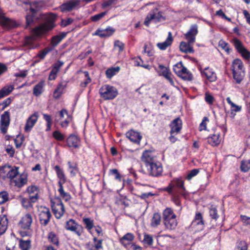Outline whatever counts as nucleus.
<instances>
[{
    "label": "nucleus",
    "instance_id": "nucleus-59",
    "mask_svg": "<svg viewBox=\"0 0 250 250\" xmlns=\"http://www.w3.org/2000/svg\"><path fill=\"white\" fill-rule=\"evenodd\" d=\"M159 67L160 68V71L159 72L160 76H163L165 77L170 72L167 67L162 65H160Z\"/></svg>",
    "mask_w": 250,
    "mask_h": 250
},
{
    "label": "nucleus",
    "instance_id": "nucleus-9",
    "mask_svg": "<svg viewBox=\"0 0 250 250\" xmlns=\"http://www.w3.org/2000/svg\"><path fill=\"white\" fill-rule=\"evenodd\" d=\"M42 208L39 214V220L42 225L46 226L50 221L51 214L48 208L43 207Z\"/></svg>",
    "mask_w": 250,
    "mask_h": 250
},
{
    "label": "nucleus",
    "instance_id": "nucleus-23",
    "mask_svg": "<svg viewBox=\"0 0 250 250\" xmlns=\"http://www.w3.org/2000/svg\"><path fill=\"white\" fill-rule=\"evenodd\" d=\"M27 176L24 174H21L15 179H13L11 182L14 184L15 186L18 188H21L27 183Z\"/></svg>",
    "mask_w": 250,
    "mask_h": 250
},
{
    "label": "nucleus",
    "instance_id": "nucleus-2",
    "mask_svg": "<svg viewBox=\"0 0 250 250\" xmlns=\"http://www.w3.org/2000/svg\"><path fill=\"white\" fill-rule=\"evenodd\" d=\"M56 15L51 16L52 21L48 23H45L36 27L33 31L32 36L27 37L25 40V45L27 46L29 49H33L37 47L35 43V40L36 37H39L44 34L47 31L51 30L55 26L53 21L56 19Z\"/></svg>",
    "mask_w": 250,
    "mask_h": 250
},
{
    "label": "nucleus",
    "instance_id": "nucleus-25",
    "mask_svg": "<svg viewBox=\"0 0 250 250\" xmlns=\"http://www.w3.org/2000/svg\"><path fill=\"white\" fill-rule=\"evenodd\" d=\"M134 239V236L132 233H127L120 240V242L125 247L128 248L132 243Z\"/></svg>",
    "mask_w": 250,
    "mask_h": 250
},
{
    "label": "nucleus",
    "instance_id": "nucleus-7",
    "mask_svg": "<svg viewBox=\"0 0 250 250\" xmlns=\"http://www.w3.org/2000/svg\"><path fill=\"white\" fill-rule=\"evenodd\" d=\"M157 9L151 10L147 15L144 21V24L149 26L150 21L153 20L155 22L164 21L165 18L161 12H158Z\"/></svg>",
    "mask_w": 250,
    "mask_h": 250
},
{
    "label": "nucleus",
    "instance_id": "nucleus-42",
    "mask_svg": "<svg viewBox=\"0 0 250 250\" xmlns=\"http://www.w3.org/2000/svg\"><path fill=\"white\" fill-rule=\"evenodd\" d=\"M186 68L183 65L182 62H180L173 66V69L174 72L178 76L179 74L181 73L183 71H184V69Z\"/></svg>",
    "mask_w": 250,
    "mask_h": 250
},
{
    "label": "nucleus",
    "instance_id": "nucleus-61",
    "mask_svg": "<svg viewBox=\"0 0 250 250\" xmlns=\"http://www.w3.org/2000/svg\"><path fill=\"white\" fill-rule=\"evenodd\" d=\"M239 53L241 54L242 56L247 60L250 59V52L245 47Z\"/></svg>",
    "mask_w": 250,
    "mask_h": 250
},
{
    "label": "nucleus",
    "instance_id": "nucleus-52",
    "mask_svg": "<svg viewBox=\"0 0 250 250\" xmlns=\"http://www.w3.org/2000/svg\"><path fill=\"white\" fill-rule=\"evenodd\" d=\"M153 242V239L151 235L147 234H145L143 239V242L145 245H146L149 246H152Z\"/></svg>",
    "mask_w": 250,
    "mask_h": 250
},
{
    "label": "nucleus",
    "instance_id": "nucleus-36",
    "mask_svg": "<svg viewBox=\"0 0 250 250\" xmlns=\"http://www.w3.org/2000/svg\"><path fill=\"white\" fill-rule=\"evenodd\" d=\"M231 69L232 71L244 69L242 61L239 59L234 60L232 63Z\"/></svg>",
    "mask_w": 250,
    "mask_h": 250
},
{
    "label": "nucleus",
    "instance_id": "nucleus-1",
    "mask_svg": "<svg viewBox=\"0 0 250 250\" xmlns=\"http://www.w3.org/2000/svg\"><path fill=\"white\" fill-rule=\"evenodd\" d=\"M24 3L29 5V8L26 10L25 28L30 29L39 20L42 18L40 9L42 6V3L39 1L25 2Z\"/></svg>",
    "mask_w": 250,
    "mask_h": 250
},
{
    "label": "nucleus",
    "instance_id": "nucleus-50",
    "mask_svg": "<svg viewBox=\"0 0 250 250\" xmlns=\"http://www.w3.org/2000/svg\"><path fill=\"white\" fill-rule=\"evenodd\" d=\"M83 221L85 225V228L88 230H91L94 226L93 220L89 218H83Z\"/></svg>",
    "mask_w": 250,
    "mask_h": 250
},
{
    "label": "nucleus",
    "instance_id": "nucleus-55",
    "mask_svg": "<svg viewBox=\"0 0 250 250\" xmlns=\"http://www.w3.org/2000/svg\"><path fill=\"white\" fill-rule=\"evenodd\" d=\"M8 200V194L6 191L0 192V204H2L7 201Z\"/></svg>",
    "mask_w": 250,
    "mask_h": 250
},
{
    "label": "nucleus",
    "instance_id": "nucleus-33",
    "mask_svg": "<svg viewBox=\"0 0 250 250\" xmlns=\"http://www.w3.org/2000/svg\"><path fill=\"white\" fill-rule=\"evenodd\" d=\"M52 50V48H50V47H45L44 49L40 50L35 58L36 59L39 58L40 60H36L35 62H39L40 61V60H43L45 58L46 55Z\"/></svg>",
    "mask_w": 250,
    "mask_h": 250
},
{
    "label": "nucleus",
    "instance_id": "nucleus-44",
    "mask_svg": "<svg viewBox=\"0 0 250 250\" xmlns=\"http://www.w3.org/2000/svg\"><path fill=\"white\" fill-rule=\"evenodd\" d=\"M18 167H11V170L9 172V174H8V175L7 176V178L10 179L11 180H13L14 178H16V177L19 174V171H18Z\"/></svg>",
    "mask_w": 250,
    "mask_h": 250
},
{
    "label": "nucleus",
    "instance_id": "nucleus-40",
    "mask_svg": "<svg viewBox=\"0 0 250 250\" xmlns=\"http://www.w3.org/2000/svg\"><path fill=\"white\" fill-rule=\"evenodd\" d=\"M19 245L22 250H29L31 247V241L21 239L19 241Z\"/></svg>",
    "mask_w": 250,
    "mask_h": 250
},
{
    "label": "nucleus",
    "instance_id": "nucleus-47",
    "mask_svg": "<svg viewBox=\"0 0 250 250\" xmlns=\"http://www.w3.org/2000/svg\"><path fill=\"white\" fill-rule=\"evenodd\" d=\"M119 70H120L119 67H112L111 68H109L105 72L106 77L108 78H111L114 75H115L117 72H118Z\"/></svg>",
    "mask_w": 250,
    "mask_h": 250
},
{
    "label": "nucleus",
    "instance_id": "nucleus-10",
    "mask_svg": "<svg viewBox=\"0 0 250 250\" xmlns=\"http://www.w3.org/2000/svg\"><path fill=\"white\" fill-rule=\"evenodd\" d=\"M80 3V0H70L62 4L60 8L62 12H70L76 9Z\"/></svg>",
    "mask_w": 250,
    "mask_h": 250
},
{
    "label": "nucleus",
    "instance_id": "nucleus-3",
    "mask_svg": "<svg viewBox=\"0 0 250 250\" xmlns=\"http://www.w3.org/2000/svg\"><path fill=\"white\" fill-rule=\"evenodd\" d=\"M197 33V25H192L189 30L185 34V38L188 42H182L180 44V49L182 52L186 53H193L194 49L192 45L195 42V36Z\"/></svg>",
    "mask_w": 250,
    "mask_h": 250
},
{
    "label": "nucleus",
    "instance_id": "nucleus-37",
    "mask_svg": "<svg viewBox=\"0 0 250 250\" xmlns=\"http://www.w3.org/2000/svg\"><path fill=\"white\" fill-rule=\"evenodd\" d=\"M14 89L13 85H5L0 90V99L8 95Z\"/></svg>",
    "mask_w": 250,
    "mask_h": 250
},
{
    "label": "nucleus",
    "instance_id": "nucleus-30",
    "mask_svg": "<svg viewBox=\"0 0 250 250\" xmlns=\"http://www.w3.org/2000/svg\"><path fill=\"white\" fill-rule=\"evenodd\" d=\"M232 71L234 79L237 83H240L245 77L244 69L237 70Z\"/></svg>",
    "mask_w": 250,
    "mask_h": 250
},
{
    "label": "nucleus",
    "instance_id": "nucleus-8",
    "mask_svg": "<svg viewBox=\"0 0 250 250\" xmlns=\"http://www.w3.org/2000/svg\"><path fill=\"white\" fill-rule=\"evenodd\" d=\"M10 121V113L7 111H5L1 116L0 122V129L2 134H4L7 132Z\"/></svg>",
    "mask_w": 250,
    "mask_h": 250
},
{
    "label": "nucleus",
    "instance_id": "nucleus-62",
    "mask_svg": "<svg viewBox=\"0 0 250 250\" xmlns=\"http://www.w3.org/2000/svg\"><path fill=\"white\" fill-rule=\"evenodd\" d=\"M199 172V169H193L190 170L187 176V179L190 180L192 177L197 175Z\"/></svg>",
    "mask_w": 250,
    "mask_h": 250
},
{
    "label": "nucleus",
    "instance_id": "nucleus-34",
    "mask_svg": "<svg viewBox=\"0 0 250 250\" xmlns=\"http://www.w3.org/2000/svg\"><path fill=\"white\" fill-rule=\"evenodd\" d=\"M162 217L159 213H155L151 220L150 225L153 228L158 227L161 223Z\"/></svg>",
    "mask_w": 250,
    "mask_h": 250
},
{
    "label": "nucleus",
    "instance_id": "nucleus-13",
    "mask_svg": "<svg viewBox=\"0 0 250 250\" xmlns=\"http://www.w3.org/2000/svg\"><path fill=\"white\" fill-rule=\"evenodd\" d=\"M141 160L145 163L146 166L157 162L153 152L150 150H145L143 152Z\"/></svg>",
    "mask_w": 250,
    "mask_h": 250
},
{
    "label": "nucleus",
    "instance_id": "nucleus-15",
    "mask_svg": "<svg viewBox=\"0 0 250 250\" xmlns=\"http://www.w3.org/2000/svg\"><path fill=\"white\" fill-rule=\"evenodd\" d=\"M0 24L5 29L15 28L17 26L15 21L6 18L4 15L0 19Z\"/></svg>",
    "mask_w": 250,
    "mask_h": 250
},
{
    "label": "nucleus",
    "instance_id": "nucleus-6",
    "mask_svg": "<svg viewBox=\"0 0 250 250\" xmlns=\"http://www.w3.org/2000/svg\"><path fill=\"white\" fill-rule=\"evenodd\" d=\"M65 229L78 236H81L84 231L83 226L73 219H70L66 222Z\"/></svg>",
    "mask_w": 250,
    "mask_h": 250
},
{
    "label": "nucleus",
    "instance_id": "nucleus-28",
    "mask_svg": "<svg viewBox=\"0 0 250 250\" xmlns=\"http://www.w3.org/2000/svg\"><path fill=\"white\" fill-rule=\"evenodd\" d=\"M66 86L65 82H61L58 85L56 89L53 93V97L56 99H58L60 98L61 95L62 94L63 90L64 89Z\"/></svg>",
    "mask_w": 250,
    "mask_h": 250
},
{
    "label": "nucleus",
    "instance_id": "nucleus-16",
    "mask_svg": "<svg viewBox=\"0 0 250 250\" xmlns=\"http://www.w3.org/2000/svg\"><path fill=\"white\" fill-rule=\"evenodd\" d=\"M182 122L179 117H178L175 119L170 125V127L171 128L170 130V134H177L179 133L181 129H182Z\"/></svg>",
    "mask_w": 250,
    "mask_h": 250
},
{
    "label": "nucleus",
    "instance_id": "nucleus-48",
    "mask_svg": "<svg viewBox=\"0 0 250 250\" xmlns=\"http://www.w3.org/2000/svg\"><path fill=\"white\" fill-rule=\"evenodd\" d=\"M227 103L230 105L231 111L235 112H238L241 110V106L237 105L234 104L230 100L229 97L226 99Z\"/></svg>",
    "mask_w": 250,
    "mask_h": 250
},
{
    "label": "nucleus",
    "instance_id": "nucleus-38",
    "mask_svg": "<svg viewBox=\"0 0 250 250\" xmlns=\"http://www.w3.org/2000/svg\"><path fill=\"white\" fill-rule=\"evenodd\" d=\"M204 74L210 82H214L216 80L217 77L216 74L208 68L205 69Z\"/></svg>",
    "mask_w": 250,
    "mask_h": 250
},
{
    "label": "nucleus",
    "instance_id": "nucleus-14",
    "mask_svg": "<svg viewBox=\"0 0 250 250\" xmlns=\"http://www.w3.org/2000/svg\"><path fill=\"white\" fill-rule=\"evenodd\" d=\"M33 222V218L30 213L24 215L19 223V226L24 229H29Z\"/></svg>",
    "mask_w": 250,
    "mask_h": 250
},
{
    "label": "nucleus",
    "instance_id": "nucleus-64",
    "mask_svg": "<svg viewBox=\"0 0 250 250\" xmlns=\"http://www.w3.org/2000/svg\"><path fill=\"white\" fill-rule=\"evenodd\" d=\"M116 0H108L104 1L102 4V7L103 8H106L112 4H115V1Z\"/></svg>",
    "mask_w": 250,
    "mask_h": 250
},
{
    "label": "nucleus",
    "instance_id": "nucleus-5",
    "mask_svg": "<svg viewBox=\"0 0 250 250\" xmlns=\"http://www.w3.org/2000/svg\"><path fill=\"white\" fill-rule=\"evenodd\" d=\"M99 94L101 98L104 100H112L118 95L117 89L112 85L105 84L99 89Z\"/></svg>",
    "mask_w": 250,
    "mask_h": 250
},
{
    "label": "nucleus",
    "instance_id": "nucleus-11",
    "mask_svg": "<svg viewBox=\"0 0 250 250\" xmlns=\"http://www.w3.org/2000/svg\"><path fill=\"white\" fill-rule=\"evenodd\" d=\"M149 174L153 176H158L161 174L163 168L161 164L157 162L149 165H146Z\"/></svg>",
    "mask_w": 250,
    "mask_h": 250
},
{
    "label": "nucleus",
    "instance_id": "nucleus-57",
    "mask_svg": "<svg viewBox=\"0 0 250 250\" xmlns=\"http://www.w3.org/2000/svg\"><path fill=\"white\" fill-rule=\"evenodd\" d=\"M236 249L237 250H247L248 245L244 241H240L237 243Z\"/></svg>",
    "mask_w": 250,
    "mask_h": 250
},
{
    "label": "nucleus",
    "instance_id": "nucleus-63",
    "mask_svg": "<svg viewBox=\"0 0 250 250\" xmlns=\"http://www.w3.org/2000/svg\"><path fill=\"white\" fill-rule=\"evenodd\" d=\"M219 45L227 52L229 53V44L224 41L221 40L219 42Z\"/></svg>",
    "mask_w": 250,
    "mask_h": 250
},
{
    "label": "nucleus",
    "instance_id": "nucleus-18",
    "mask_svg": "<svg viewBox=\"0 0 250 250\" xmlns=\"http://www.w3.org/2000/svg\"><path fill=\"white\" fill-rule=\"evenodd\" d=\"M38 118V113L37 112H35L28 118L24 127L25 131H28L31 130L37 122Z\"/></svg>",
    "mask_w": 250,
    "mask_h": 250
},
{
    "label": "nucleus",
    "instance_id": "nucleus-51",
    "mask_svg": "<svg viewBox=\"0 0 250 250\" xmlns=\"http://www.w3.org/2000/svg\"><path fill=\"white\" fill-rule=\"evenodd\" d=\"M240 168L242 171L247 172L250 169V161H242Z\"/></svg>",
    "mask_w": 250,
    "mask_h": 250
},
{
    "label": "nucleus",
    "instance_id": "nucleus-41",
    "mask_svg": "<svg viewBox=\"0 0 250 250\" xmlns=\"http://www.w3.org/2000/svg\"><path fill=\"white\" fill-rule=\"evenodd\" d=\"M10 166H4L0 169V175L2 177L3 179L7 178L8 174L11 170Z\"/></svg>",
    "mask_w": 250,
    "mask_h": 250
},
{
    "label": "nucleus",
    "instance_id": "nucleus-17",
    "mask_svg": "<svg viewBox=\"0 0 250 250\" xmlns=\"http://www.w3.org/2000/svg\"><path fill=\"white\" fill-rule=\"evenodd\" d=\"M115 31L114 28L108 27L105 29H98L93 35L98 36L101 38H106L113 35Z\"/></svg>",
    "mask_w": 250,
    "mask_h": 250
},
{
    "label": "nucleus",
    "instance_id": "nucleus-45",
    "mask_svg": "<svg viewBox=\"0 0 250 250\" xmlns=\"http://www.w3.org/2000/svg\"><path fill=\"white\" fill-rule=\"evenodd\" d=\"M232 42L238 52L245 48L241 41L237 38L233 39L232 40Z\"/></svg>",
    "mask_w": 250,
    "mask_h": 250
},
{
    "label": "nucleus",
    "instance_id": "nucleus-46",
    "mask_svg": "<svg viewBox=\"0 0 250 250\" xmlns=\"http://www.w3.org/2000/svg\"><path fill=\"white\" fill-rule=\"evenodd\" d=\"M94 245L90 248V250H99L103 248L102 240H98L96 237L93 238Z\"/></svg>",
    "mask_w": 250,
    "mask_h": 250
},
{
    "label": "nucleus",
    "instance_id": "nucleus-60",
    "mask_svg": "<svg viewBox=\"0 0 250 250\" xmlns=\"http://www.w3.org/2000/svg\"><path fill=\"white\" fill-rule=\"evenodd\" d=\"M209 214L211 218L215 220L219 217V215L217 214V210L215 207H211L210 208Z\"/></svg>",
    "mask_w": 250,
    "mask_h": 250
},
{
    "label": "nucleus",
    "instance_id": "nucleus-4",
    "mask_svg": "<svg viewBox=\"0 0 250 250\" xmlns=\"http://www.w3.org/2000/svg\"><path fill=\"white\" fill-rule=\"evenodd\" d=\"M163 220L165 228L170 230L175 229L178 224L176 215L170 208H167L163 211Z\"/></svg>",
    "mask_w": 250,
    "mask_h": 250
},
{
    "label": "nucleus",
    "instance_id": "nucleus-43",
    "mask_svg": "<svg viewBox=\"0 0 250 250\" xmlns=\"http://www.w3.org/2000/svg\"><path fill=\"white\" fill-rule=\"evenodd\" d=\"M59 187L58 191L60 193V196L65 201H69L71 198L70 195L68 193L64 192L62 185L59 186Z\"/></svg>",
    "mask_w": 250,
    "mask_h": 250
},
{
    "label": "nucleus",
    "instance_id": "nucleus-22",
    "mask_svg": "<svg viewBox=\"0 0 250 250\" xmlns=\"http://www.w3.org/2000/svg\"><path fill=\"white\" fill-rule=\"evenodd\" d=\"M66 35V33L62 32L56 36H53L51 39L50 45L52 49L57 46L59 43L64 39Z\"/></svg>",
    "mask_w": 250,
    "mask_h": 250
},
{
    "label": "nucleus",
    "instance_id": "nucleus-24",
    "mask_svg": "<svg viewBox=\"0 0 250 250\" xmlns=\"http://www.w3.org/2000/svg\"><path fill=\"white\" fill-rule=\"evenodd\" d=\"M192 227L199 226L201 228H203L204 226V221L202 214L200 212H196L194 220L192 221L191 224Z\"/></svg>",
    "mask_w": 250,
    "mask_h": 250
},
{
    "label": "nucleus",
    "instance_id": "nucleus-27",
    "mask_svg": "<svg viewBox=\"0 0 250 250\" xmlns=\"http://www.w3.org/2000/svg\"><path fill=\"white\" fill-rule=\"evenodd\" d=\"M79 142V139L78 137L73 134L70 135L66 140V142L68 146L73 147L74 148L78 147Z\"/></svg>",
    "mask_w": 250,
    "mask_h": 250
},
{
    "label": "nucleus",
    "instance_id": "nucleus-26",
    "mask_svg": "<svg viewBox=\"0 0 250 250\" xmlns=\"http://www.w3.org/2000/svg\"><path fill=\"white\" fill-rule=\"evenodd\" d=\"M19 200L22 206L27 210H30L33 208L32 204L36 202H32L31 197L25 198L21 196L19 197Z\"/></svg>",
    "mask_w": 250,
    "mask_h": 250
},
{
    "label": "nucleus",
    "instance_id": "nucleus-58",
    "mask_svg": "<svg viewBox=\"0 0 250 250\" xmlns=\"http://www.w3.org/2000/svg\"><path fill=\"white\" fill-rule=\"evenodd\" d=\"M52 135L53 137L58 141H61L64 139V135L58 130L54 131Z\"/></svg>",
    "mask_w": 250,
    "mask_h": 250
},
{
    "label": "nucleus",
    "instance_id": "nucleus-12",
    "mask_svg": "<svg viewBox=\"0 0 250 250\" xmlns=\"http://www.w3.org/2000/svg\"><path fill=\"white\" fill-rule=\"evenodd\" d=\"M51 208L54 215L57 219L60 218L63 215L64 208L61 201L58 203H52Z\"/></svg>",
    "mask_w": 250,
    "mask_h": 250
},
{
    "label": "nucleus",
    "instance_id": "nucleus-35",
    "mask_svg": "<svg viewBox=\"0 0 250 250\" xmlns=\"http://www.w3.org/2000/svg\"><path fill=\"white\" fill-rule=\"evenodd\" d=\"M44 85V81H41L38 83H37L33 88V94L37 97L41 95L43 91Z\"/></svg>",
    "mask_w": 250,
    "mask_h": 250
},
{
    "label": "nucleus",
    "instance_id": "nucleus-39",
    "mask_svg": "<svg viewBox=\"0 0 250 250\" xmlns=\"http://www.w3.org/2000/svg\"><path fill=\"white\" fill-rule=\"evenodd\" d=\"M180 78L184 81H191L192 80V74L187 69H184V71L178 76Z\"/></svg>",
    "mask_w": 250,
    "mask_h": 250
},
{
    "label": "nucleus",
    "instance_id": "nucleus-21",
    "mask_svg": "<svg viewBox=\"0 0 250 250\" xmlns=\"http://www.w3.org/2000/svg\"><path fill=\"white\" fill-rule=\"evenodd\" d=\"M208 143L212 146L219 145L221 142L220 133L215 130L214 133L207 138Z\"/></svg>",
    "mask_w": 250,
    "mask_h": 250
},
{
    "label": "nucleus",
    "instance_id": "nucleus-29",
    "mask_svg": "<svg viewBox=\"0 0 250 250\" xmlns=\"http://www.w3.org/2000/svg\"><path fill=\"white\" fill-rule=\"evenodd\" d=\"M173 41V38L171 32L168 33V36L166 40L163 42L158 43L157 46L161 50H165L168 46H170Z\"/></svg>",
    "mask_w": 250,
    "mask_h": 250
},
{
    "label": "nucleus",
    "instance_id": "nucleus-56",
    "mask_svg": "<svg viewBox=\"0 0 250 250\" xmlns=\"http://www.w3.org/2000/svg\"><path fill=\"white\" fill-rule=\"evenodd\" d=\"M106 14V12H102L101 13L96 14L93 16L91 17V20L92 21L96 22L100 21L102 19L105 15Z\"/></svg>",
    "mask_w": 250,
    "mask_h": 250
},
{
    "label": "nucleus",
    "instance_id": "nucleus-19",
    "mask_svg": "<svg viewBox=\"0 0 250 250\" xmlns=\"http://www.w3.org/2000/svg\"><path fill=\"white\" fill-rule=\"evenodd\" d=\"M26 190L32 202H37L39 199L38 188L35 186H31L28 187Z\"/></svg>",
    "mask_w": 250,
    "mask_h": 250
},
{
    "label": "nucleus",
    "instance_id": "nucleus-54",
    "mask_svg": "<svg viewBox=\"0 0 250 250\" xmlns=\"http://www.w3.org/2000/svg\"><path fill=\"white\" fill-rule=\"evenodd\" d=\"M48 240L54 244H58L59 242L56 235L53 232H50L48 236Z\"/></svg>",
    "mask_w": 250,
    "mask_h": 250
},
{
    "label": "nucleus",
    "instance_id": "nucleus-49",
    "mask_svg": "<svg viewBox=\"0 0 250 250\" xmlns=\"http://www.w3.org/2000/svg\"><path fill=\"white\" fill-rule=\"evenodd\" d=\"M43 118L47 122L46 124V131H49L51 130V125L52 124V119L50 115L44 114L43 115Z\"/></svg>",
    "mask_w": 250,
    "mask_h": 250
},
{
    "label": "nucleus",
    "instance_id": "nucleus-20",
    "mask_svg": "<svg viewBox=\"0 0 250 250\" xmlns=\"http://www.w3.org/2000/svg\"><path fill=\"white\" fill-rule=\"evenodd\" d=\"M126 137L131 142L136 144H139L142 139V136L140 135L139 133L132 130L126 133Z\"/></svg>",
    "mask_w": 250,
    "mask_h": 250
},
{
    "label": "nucleus",
    "instance_id": "nucleus-31",
    "mask_svg": "<svg viewBox=\"0 0 250 250\" xmlns=\"http://www.w3.org/2000/svg\"><path fill=\"white\" fill-rule=\"evenodd\" d=\"M54 169L56 171L58 177L59 179V181L58 182L59 186L62 185L66 182V177L63 171L58 166H56Z\"/></svg>",
    "mask_w": 250,
    "mask_h": 250
},
{
    "label": "nucleus",
    "instance_id": "nucleus-32",
    "mask_svg": "<svg viewBox=\"0 0 250 250\" xmlns=\"http://www.w3.org/2000/svg\"><path fill=\"white\" fill-rule=\"evenodd\" d=\"M8 219L5 215L0 216V236L4 234L7 229Z\"/></svg>",
    "mask_w": 250,
    "mask_h": 250
},
{
    "label": "nucleus",
    "instance_id": "nucleus-53",
    "mask_svg": "<svg viewBox=\"0 0 250 250\" xmlns=\"http://www.w3.org/2000/svg\"><path fill=\"white\" fill-rule=\"evenodd\" d=\"M171 183L173 184L174 188L175 187H177L180 189H185L184 182L181 179H174L172 181H171Z\"/></svg>",
    "mask_w": 250,
    "mask_h": 250
}]
</instances>
